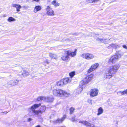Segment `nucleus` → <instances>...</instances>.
Returning a JSON list of instances; mask_svg holds the SVG:
<instances>
[{"label":"nucleus","mask_w":127,"mask_h":127,"mask_svg":"<svg viewBox=\"0 0 127 127\" xmlns=\"http://www.w3.org/2000/svg\"><path fill=\"white\" fill-rule=\"evenodd\" d=\"M7 20L8 21L10 22L11 21H15V19L12 17H10Z\"/></svg>","instance_id":"29"},{"label":"nucleus","mask_w":127,"mask_h":127,"mask_svg":"<svg viewBox=\"0 0 127 127\" xmlns=\"http://www.w3.org/2000/svg\"><path fill=\"white\" fill-rule=\"evenodd\" d=\"M35 127H40V126L39 125H38L36 126Z\"/></svg>","instance_id":"45"},{"label":"nucleus","mask_w":127,"mask_h":127,"mask_svg":"<svg viewBox=\"0 0 127 127\" xmlns=\"http://www.w3.org/2000/svg\"><path fill=\"white\" fill-rule=\"evenodd\" d=\"M65 40V41L67 42H68L71 41V39L70 38H69L66 39Z\"/></svg>","instance_id":"35"},{"label":"nucleus","mask_w":127,"mask_h":127,"mask_svg":"<svg viewBox=\"0 0 127 127\" xmlns=\"http://www.w3.org/2000/svg\"><path fill=\"white\" fill-rule=\"evenodd\" d=\"M93 75L91 74L86 77L84 78L83 81H81L80 83V86H82L89 82L93 79Z\"/></svg>","instance_id":"5"},{"label":"nucleus","mask_w":127,"mask_h":127,"mask_svg":"<svg viewBox=\"0 0 127 127\" xmlns=\"http://www.w3.org/2000/svg\"><path fill=\"white\" fill-rule=\"evenodd\" d=\"M76 51L77 49H75L74 51L73 52H71L69 51H67L69 56H70L72 57H74L75 56L76 54Z\"/></svg>","instance_id":"15"},{"label":"nucleus","mask_w":127,"mask_h":127,"mask_svg":"<svg viewBox=\"0 0 127 127\" xmlns=\"http://www.w3.org/2000/svg\"><path fill=\"white\" fill-rule=\"evenodd\" d=\"M82 90V87H80L75 90L74 92L76 94H79L81 93Z\"/></svg>","instance_id":"17"},{"label":"nucleus","mask_w":127,"mask_h":127,"mask_svg":"<svg viewBox=\"0 0 127 127\" xmlns=\"http://www.w3.org/2000/svg\"><path fill=\"white\" fill-rule=\"evenodd\" d=\"M6 16V14H4L3 15L2 17H5Z\"/></svg>","instance_id":"44"},{"label":"nucleus","mask_w":127,"mask_h":127,"mask_svg":"<svg viewBox=\"0 0 127 127\" xmlns=\"http://www.w3.org/2000/svg\"><path fill=\"white\" fill-rule=\"evenodd\" d=\"M49 56L52 59H57V57L56 54H52L51 53H49Z\"/></svg>","instance_id":"21"},{"label":"nucleus","mask_w":127,"mask_h":127,"mask_svg":"<svg viewBox=\"0 0 127 127\" xmlns=\"http://www.w3.org/2000/svg\"><path fill=\"white\" fill-rule=\"evenodd\" d=\"M81 56L83 58L88 60L93 59L94 57V56L93 54L89 53L83 54Z\"/></svg>","instance_id":"7"},{"label":"nucleus","mask_w":127,"mask_h":127,"mask_svg":"<svg viewBox=\"0 0 127 127\" xmlns=\"http://www.w3.org/2000/svg\"><path fill=\"white\" fill-rule=\"evenodd\" d=\"M52 93L54 95L60 97H67L70 95V93L60 89H54L52 90Z\"/></svg>","instance_id":"3"},{"label":"nucleus","mask_w":127,"mask_h":127,"mask_svg":"<svg viewBox=\"0 0 127 127\" xmlns=\"http://www.w3.org/2000/svg\"><path fill=\"white\" fill-rule=\"evenodd\" d=\"M41 104H35L32 106L30 109L31 110V112L32 114V115H37V116L41 115L45 111L46 108L44 106H41L39 109L38 110H36L35 109L38 107L40 106Z\"/></svg>","instance_id":"2"},{"label":"nucleus","mask_w":127,"mask_h":127,"mask_svg":"<svg viewBox=\"0 0 127 127\" xmlns=\"http://www.w3.org/2000/svg\"><path fill=\"white\" fill-rule=\"evenodd\" d=\"M19 75L21 76H26L29 74V73L27 71L24 70H22L19 73Z\"/></svg>","instance_id":"10"},{"label":"nucleus","mask_w":127,"mask_h":127,"mask_svg":"<svg viewBox=\"0 0 127 127\" xmlns=\"http://www.w3.org/2000/svg\"><path fill=\"white\" fill-rule=\"evenodd\" d=\"M120 47V46L117 44H115V48H118Z\"/></svg>","instance_id":"37"},{"label":"nucleus","mask_w":127,"mask_h":127,"mask_svg":"<svg viewBox=\"0 0 127 127\" xmlns=\"http://www.w3.org/2000/svg\"><path fill=\"white\" fill-rule=\"evenodd\" d=\"M46 14L50 16H52L54 15V11L49 6H47L46 9Z\"/></svg>","instance_id":"6"},{"label":"nucleus","mask_w":127,"mask_h":127,"mask_svg":"<svg viewBox=\"0 0 127 127\" xmlns=\"http://www.w3.org/2000/svg\"><path fill=\"white\" fill-rule=\"evenodd\" d=\"M120 67V65L117 64L109 66L106 69L104 75V78L108 79L111 78L113 75H115L117 72Z\"/></svg>","instance_id":"1"},{"label":"nucleus","mask_w":127,"mask_h":127,"mask_svg":"<svg viewBox=\"0 0 127 127\" xmlns=\"http://www.w3.org/2000/svg\"><path fill=\"white\" fill-rule=\"evenodd\" d=\"M117 94L119 95H124L126 94H127V89L123 91L118 92L117 93Z\"/></svg>","instance_id":"24"},{"label":"nucleus","mask_w":127,"mask_h":127,"mask_svg":"<svg viewBox=\"0 0 127 127\" xmlns=\"http://www.w3.org/2000/svg\"><path fill=\"white\" fill-rule=\"evenodd\" d=\"M52 4L56 7L59 6L60 5L59 4L56 0L52 1Z\"/></svg>","instance_id":"26"},{"label":"nucleus","mask_w":127,"mask_h":127,"mask_svg":"<svg viewBox=\"0 0 127 127\" xmlns=\"http://www.w3.org/2000/svg\"><path fill=\"white\" fill-rule=\"evenodd\" d=\"M45 100L47 102H51L53 101V98L50 97H47L45 98Z\"/></svg>","instance_id":"25"},{"label":"nucleus","mask_w":127,"mask_h":127,"mask_svg":"<svg viewBox=\"0 0 127 127\" xmlns=\"http://www.w3.org/2000/svg\"><path fill=\"white\" fill-rule=\"evenodd\" d=\"M121 55V53L117 52L115 55L112 56L109 59L108 63L109 64H114L118 61L120 58Z\"/></svg>","instance_id":"4"},{"label":"nucleus","mask_w":127,"mask_h":127,"mask_svg":"<svg viewBox=\"0 0 127 127\" xmlns=\"http://www.w3.org/2000/svg\"><path fill=\"white\" fill-rule=\"evenodd\" d=\"M12 6L13 7H15L16 8V11L17 12L19 11L20 9L21 8V6L19 4H13L12 5Z\"/></svg>","instance_id":"16"},{"label":"nucleus","mask_w":127,"mask_h":127,"mask_svg":"<svg viewBox=\"0 0 127 127\" xmlns=\"http://www.w3.org/2000/svg\"><path fill=\"white\" fill-rule=\"evenodd\" d=\"M91 123L88 122L86 121H85V122L84 123V125L87 127H90V125Z\"/></svg>","instance_id":"28"},{"label":"nucleus","mask_w":127,"mask_h":127,"mask_svg":"<svg viewBox=\"0 0 127 127\" xmlns=\"http://www.w3.org/2000/svg\"><path fill=\"white\" fill-rule=\"evenodd\" d=\"M115 44L112 43L110 44L108 47L109 48H115Z\"/></svg>","instance_id":"30"},{"label":"nucleus","mask_w":127,"mask_h":127,"mask_svg":"<svg viewBox=\"0 0 127 127\" xmlns=\"http://www.w3.org/2000/svg\"><path fill=\"white\" fill-rule=\"evenodd\" d=\"M103 110L101 107H100L97 109L98 113L97 114V116H99L102 114Z\"/></svg>","instance_id":"19"},{"label":"nucleus","mask_w":127,"mask_h":127,"mask_svg":"<svg viewBox=\"0 0 127 127\" xmlns=\"http://www.w3.org/2000/svg\"><path fill=\"white\" fill-rule=\"evenodd\" d=\"M126 24H127V20L126 21Z\"/></svg>","instance_id":"47"},{"label":"nucleus","mask_w":127,"mask_h":127,"mask_svg":"<svg viewBox=\"0 0 127 127\" xmlns=\"http://www.w3.org/2000/svg\"><path fill=\"white\" fill-rule=\"evenodd\" d=\"M45 97L43 96H40L38 97L37 100L38 101H40L41 100H45Z\"/></svg>","instance_id":"27"},{"label":"nucleus","mask_w":127,"mask_h":127,"mask_svg":"<svg viewBox=\"0 0 127 127\" xmlns=\"http://www.w3.org/2000/svg\"><path fill=\"white\" fill-rule=\"evenodd\" d=\"M88 102L91 104H92V100L91 99H88Z\"/></svg>","instance_id":"34"},{"label":"nucleus","mask_w":127,"mask_h":127,"mask_svg":"<svg viewBox=\"0 0 127 127\" xmlns=\"http://www.w3.org/2000/svg\"><path fill=\"white\" fill-rule=\"evenodd\" d=\"M62 80L63 81L64 85L67 84L68 83L70 82L71 81V80L68 78H65L64 79H62Z\"/></svg>","instance_id":"18"},{"label":"nucleus","mask_w":127,"mask_h":127,"mask_svg":"<svg viewBox=\"0 0 127 127\" xmlns=\"http://www.w3.org/2000/svg\"><path fill=\"white\" fill-rule=\"evenodd\" d=\"M75 72H72L69 73V76L71 77H72L75 75Z\"/></svg>","instance_id":"32"},{"label":"nucleus","mask_w":127,"mask_h":127,"mask_svg":"<svg viewBox=\"0 0 127 127\" xmlns=\"http://www.w3.org/2000/svg\"><path fill=\"white\" fill-rule=\"evenodd\" d=\"M23 7H24V8H25V6H23Z\"/></svg>","instance_id":"48"},{"label":"nucleus","mask_w":127,"mask_h":127,"mask_svg":"<svg viewBox=\"0 0 127 127\" xmlns=\"http://www.w3.org/2000/svg\"><path fill=\"white\" fill-rule=\"evenodd\" d=\"M56 84L57 86H62L64 84L62 79L60 81L56 82Z\"/></svg>","instance_id":"22"},{"label":"nucleus","mask_w":127,"mask_h":127,"mask_svg":"<svg viewBox=\"0 0 127 127\" xmlns=\"http://www.w3.org/2000/svg\"><path fill=\"white\" fill-rule=\"evenodd\" d=\"M96 40L97 41H100L101 42L104 43L105 44L107 43L109 41V40L107 39H102L98 37L96 38Z\"/></svg>","instance_id":"14"},{"label":"nucleus","mask_w":127,"mask_h":127,"mask_svg":"<svg viewBox=\"0 0 127 127\" xmlns=\"http://www.w3.org/2000/svg\"><path fill=\"white\" fill-rule=\"evenodd\" d=\"M98 93V90L96 89H93L92 90L90 94L91 96H95L97 95Z\"/></svg>","instance_id":"12"},{"label":"nucleus","mask_w":127,"mask_h":127,"mask_svg":"<svg viewBox=\"0 0 127 127\" xmlns=\"http://www.w3.org/2000/svg\"><path fill=\"white\" fill-rule=\"evenodd\" d=\"M66 116L65 115H64L63 117L60 118H59L57 120H54L53 121V123H61L64 119L66 118Z\"/></svg>","instance_id":"11"},{"label":"nucleus","mask_w":127,"mask_h":127,"mask_svg":"<svg viewBox=\"0 0 127 127\" xmlns=\"http://www.w3.org/2000/svg\"><path fill=\"white\" fill-rule=\"evenodd\" d=\"M85 122V121H79V123H81L82 124H83V125H84V123Z\"/></svg>","instance_id":"39"},{"label":"nucleus","mask_w":127,"mask_h":127,"mask_svg":"<svg viewBox=\"0 0 127 127\" xmlns=\"http://www.w3.org/2000/svg\"><path fill=\"white\" fill-rule=\"evenodd\" d=\"M32 119L31 118H29L28 119V121L29 122H30V121H32Z\"/></svg>","instance_id":"38"},{"label":"nucleus","mask_w":127,"mask_h":127,"mask_svg":"<svg viewBox=\"0 0 127 127\" xmlns=\"http://www.w3.org/2000/svg\"><path fill=\"white\" fill-rule=\"evenodd\" d=\"M74 108L73 107H71L70 109V113L71 114L73 113L74 111Z\"/></svg>","instance_id":"31"},{"label":"nucleus","mask_w":127,"mask_h":127,"mask_svg":"<svg viewBox=\"0 0 127 127\" xmlns=\"http://www.w3.org/2000/svg\"><path fill=\"white\" fill-rule=\"evenodd\" d=\"M89 127H98L94 125L93 124H92L91 123L90 125V126Z\"/></svg>","instance_id":"36"},{"label":"nucleus","mask_w":127,"mask_h":127,"mask_svg":"<svg viewBox=\"0 0 127 127\" xmlns=\"http://www.w3.org/2000/svg\"><path fill=\"white\" fill-rule=\"evenodd\" d=\"M44 62L47 64H48L49 62H48V60H46Z\"/></svg>","instance_id":"41"},{"label":"nucleus","mask_w":127,"mask_h":127,"mask_svg":"<svg viewBox=\"0 0 127 127\" xmlns=\"http://www.w3.org/2000/svg\"><path fill=\"white\" fill-rule=\"evenodd\" d=\"M69 58V57L68 56V52L67 51H65L61 57L62 60L63 61H66L68 60Z\"/></svg>","instance_id":"8"},{"label":"nucleus","mask_w":127,"mask_h":127,"mask_svg":"<svg viewBox=\"0 0 127 127\" xmlns=\"http://www.w3.org/2000/svg\"><path fill=\"white\" fill-rule=\"evenodd\" d=\"M98 64L96 63L92 65L91 67L88 70V73H90V72L93 71L97 68V67L98 66Z\"/></svg>","instance_id":"9"},{"label":"nucleus","mask_w":127,"mask_h":127,"mask_svg":"<svg viewBox=\"0 0 127 127\" xmlns=\"http://www.w3.org/2000/svg\"><path fill=\"white\" fill-rule=\"evenodd\" d=\"M123 47L124 48H125L127 49V46L125 45H123Z\"/></svg>","instance_id":"40"},{"label":"nucleus","mask_w":127,"mask_h":127,"mask_svg":"<svg viewBox=\"0 0 127 127\" xmlns=\"http://www.w3.org/2000/svg\"><path fill=\"white\" fill-rule=\"evenodd\" d=\"M8 113V112H7L6 111H5V112H2V113H3V114H6L7 113Z\"/></svg>","instance_id":"43"},{"label":"nucleus","mask_w":127,"mask_h":127,"mask_svg":"<svg viewBox=\"0 0 127 127\" xmlns=\"http://www.w3.org/2000/svg\"><path fill=\"white\" fill-rule=\"evenodd\" d=\"M76 117L75 116H73L71 119V120L73 122H74L75 121V118Z\"/></svg>","instance_id":"33"},{"label":"nucleus","mask_w":127,"mask_h":127,"mask_svg":"<svg viewBox=\"0 0 127 127\" xmlns=\"http://www.w3.org/2000/svg\"><path fill=\"white\" fill-rule=\"evenodd\" d=\"M100 0H86V2L88 3H96L99 1Z\"/></svg>","instance_id":"23"},{"label":"nucleus","mask_w":127,"mask_h":127,"mask_svg":"<svg viewBox=\"0 0 127 127\" xmlns=\"http://www.w3.org/2000/svg\"><path fill=\"white\" fill-rule=\"evenodd\" d=\"M19 80H16L14 81L13 80H10L9 82L7 83L8 85H11L14 86L17 85L19 82Z\"/></svg>","instance_id":"13"},{"label":"nucleus","mask_w":127,"mask_h":127,"mask_svg":"<svg viewBox=\"0 0 127 127\" xmlns=\"http://www.w3.org/2000/svg\"><path fill=\"white\" fill-rule=\"evenodd\" d=\"M92 119L93 121H94L96 120L97 119V118L96 117H93Z\"/></svg>","instance_id":"42"},{"label":"nucleus","mask_w":127,"mask_h":127,"mask_svg":"<svg viewBox=\"0 0 127 127\" xmlns=\"http://www.w3.org/2000/svg\"><path fill=\"white\" fill-rule=\"evenodd\" d=\"M74 34H75V35H77L78 34H77V33H75Z\"/></svg>","instance_id":"46"},{"label":"nucleus","mask_w":127,"mask_h":127,"mask_svg":"<svg viewBox=\"0 0 127 127\" xmlns=\"http://www.w3.org/2000/svg\"><path fill=\"white\" fill-rule=\"evenodd\" d=\"M41 9V7L39 6H36L34 8L33 10L34 12L35 13H36L38 11L40 10Z\"/></svg>","instance_id":"20"}]
</instances>
